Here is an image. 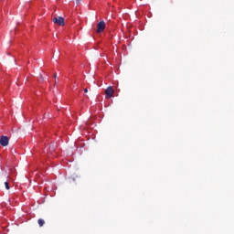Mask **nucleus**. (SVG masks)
I'll list each match as a JSON object with an SVG mask.
<instances>
[{
    "instance_id": "f03ea898",
    "label": "nucleus",
    "mask_w": 234,
    "mask_h": 234,
    "mask_svg": "<svg viewBox=\"0 0 234 234\" xmlns=\"http://www.w3.org/2000/svg\"><path fill=\"white\" fill-rule=\"evenodd\" d=\"M105 21H101L97 24V34H101L105 30Z\"/></svg>"
},
{
    "instance_id": "0eeeda50",
    "label": "nucleus",
    "mask_w": 234,
    "mask_h": 234,
    "mask_svg": "<svg viewBox=\"0 0 234 234\" xmlns=\"http://www.w3.org/2000/svg\"><path fill=\"white\" fill-rule=\"evenodd\" d=\"M53 78H55V80H56V78H58V74H54Z\"/></svg>"
},
{
    "instance_id": "f257e3e1",
    "label": "nucleus",
    "mask_w": 234,
    "mask_h": 234,
    "mask_svg": "<svg viewBox=\"0 0 234 234\" xmlns=\"http://www.w3.org/2000/svg\"><path fill=\"white\" fill-rule=\"evenodd\" d=\"M52 21L55 25H58V27H65V18L63 16H55Z\"/></svg>"
},
{
    "instance_id": "423d86ee",
    "label": "nucleus",
    "mask_w": 234,
    "mask_h": 234,
    "mask_svg": "<svg viewBox=\"0 0 234 234\" xmlns=\"http://www.w3.org/2000/svg\"><path fill=\"white\" fill-rule=\"evenodd\" d=\"M5 189H10V185H8V182H5Z\"/></svg>"
},
{
    "instance_id": "6e6552de",
    "label": "nucleus",
    "mask_w": 234,
    "mask_h": 234,
    "mask_svg": "<svg viewBox=\"0 0 234 234\" xmlns=\"http://www.w3.org/2000/svg\"><path fill=\"white\" fill-rule=\"evenodd\" d=\"M84 92H89V90L88 89H84Z\"/></svg>"
},
{
    "instance_id": "9d476101",
    "label": "nucleus",
    "mask_w": 234,
    "mask_h": 234,
    "mask_svg": "<svg viewBox=\"0 0 234 234\" xmlns=\"http://www.w3.org/2000/svg\"><path fill=\"white\" fill-rule=\"evenodd\" d=\"M77 2H80V0H76Z\"/></svg>"
},
{
    "instance_id": "7ed1b4c3",
    "label": "nucleus",
    "mask_w": 234,
    "mask_h": 234,
    "mask_svg": "<svg viewBox=\"0 0 234 234\" xmlns=\"http://www.w3.org/2000/svg\"><path fill=\"white\" fill-rule=\"evenodd\" d=\"M105 94H106V98H112L114 96V89H112V87L109 86L106 90H105Z\"/></svg>"
},
{
    "instance_id": "20e7f679",
    "label": "nucleus",
    "mask_w": 234,
    "mask_h": 234,
    "mask_svg": "<svg viewBox=\"0 0 234 234\" xmlns=\"http://www.w3.org/2000/svg\"><path fill=\"white\" fill-rule=\"evenodd\" d=\"M8 136H1L0 138V144L3 146V147H6V145H8Z\"/></svg>"
},
{
    "instance_id": "39448f33",
    "label": "nucleus",
    "mask_w": 234,
    "mask_h": 234,
    "mask_svg": "<svg viewBox=\"0 0 234 234\" xmlns=\"http://www.w3.org/2000/svg\"><path fill=\"white\" fill-rule=\"evenodd\" d=\"M37 223H38V226H39L40 228H43V227L45 226V219L39 218V219L37 220Z\"/></svg>"
},
{
    "instance_id": "1a4fd4ad",
    "label": "nucleus",
    "mask_w": 234,
    "mask_h": 234,
    "mask_svg": "<svg viewBox=\"0 0 234 234\" xmlns=\"http://www.w3.org/2000/svg\"><path fill=\"white\" fill-rule=\"evenodd\" d=\"M40 80H43V76L42 75H40Z\"/></svg>"
}]
</instances>
